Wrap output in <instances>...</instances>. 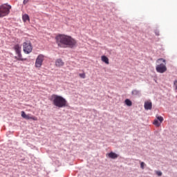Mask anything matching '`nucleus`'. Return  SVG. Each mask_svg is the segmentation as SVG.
Instances as JSON below:
<instances>
[{
	"mask_svg": "<svg viewBox=\"0 0 177 177\" xmlns=\"http://www.w3.org/2000/svg\"><path fill=\"white\" fill-rule=\"evenodd\" d=\"M14 50L15 51L16 55H17V57H15L17 60H20L21 62H24V60H27V59L23 58V56L21 55V47L20 46V45H15L14 46Z\"/></svg>",
	"mask_w": 177,
	"mask_h": 177,
	"instance_id": "5",
	"label": "nucleus"
},
{
	"mask_svg": "<svg viewBox=\"0 0 177 177\" xmlns=\"http://www.w3.org/2000/svg\"><path fill=\"white\" fill-rule=\"evenodd\" d=\"M107 156L109 157V158H111V152L107 154Z\"/></svg>",
	"mask_w": 177,
	"mask_h": 177,
	"instance_id": "22",
	"label": "nucleus"
},
{
	"mask_svg": "<svg viewBox=\"0 0 177 177\" xmlns=\"http://www.w3.org/2000/svg\"><path fill=\"white\" fill-rule=\"evenodd\" d=\"M144 166H145V162H141V163H140V168L142 169H144Z\"/></svg>",
	"mask_w": 177,
	"mask_h": 177,
	"instance_id": "19",
	"label": "nucleus"
},
{
	"mask_svg": "<svg viewBox=\"0 0 177 177\" xmlns=\"http://www.w3.org/2000/svg\"><path fill=\"white\" fill-rule=\"evenodd\" d=\"M175 88L177 90V80H176L174 83Z\"/></svg>",
	"mask_w": 177,
	"mask_h": 177,
	"instance_id": "20",
	"label": "nucleus"
},
{
	"mask_svg": "<svg viewBox=\"0 0 177 177\" xmlns=\"http://www.w3.org/2000/svg\"><path fill=\"white\" fill-rule=\"evenodd\" d=\"M124 104L127 106H132V101H131V100L129 99H126L124 101Z\"/></svg>",
	"mask_w": 177,
	"mask_h": 177,
	"instance_id": "14",
	"label": "nucleus"
},
{
	"mask_svg": "<svg viewBox=\"0 0 177 177\" xmlns=\"http://www.w3.org/2000/svg\"><path fill=\"white\" fill-rule=\"evenodd\" d=\"M23 49L24 53H26V55L31 53V52H32V45H31V41H27L24 42Z\"/></svg>",
	"mask_w": 177,
	"mask_h": 177,
	"instance_id": "6",
	"label": "nucleus"
},
{
	"mask_svg": "<svg viewBox=\"0 0 177 177\" xmlns=\"http://www.w3.org/2000/svg\"><path fill=\"white\" fill-rule=\"evenodd\" d=\"M50 100L53 102V104L56 107H59V109L67 107V100L60 95L53 94L51 95Z\"/></svg>",
	"mask_w": 177,
	"mask_h": 177,
	"instance_id": "2",
	"label": "nucleus"
},
{
	"mask_svg": "<svg viewBox=\"0 0 177 177\" xmlns=\"http://www.w3.org/2000/svg\"><path fill=\"white\" fill-rule=\"evenodd\" d=\"M132 94L134 95H139V91L138 90H133L132 91Z\"/></svg>",
	"mask_w": 177,
	"mask_h": 177,
	"instance_id": "16",
	"label": "nucleus"
},
{
	"mask_svg": "<svg viewBox=\"0 0 177 177\" xmlns=\"http://www.w3.org/2000/svg\"><path fill=\"white\" fill-rule=\"evenodd\" d=\"M79 76L80 77V78L85 79V77H86L85 73H80Z\"/></svg>",
	"mask_w": 177,
	"mask_h": 177,
	"instance_id": "17",
	"label": "nucleus"
},
{
	"mask_svg": "<svg viewBox=\"0 0 177 177\" xmlns=\"http://www.w3.org/2000/svg\"><path fill=\"white\" fill-rule=\"evenodd\" d=\"M101 60L102 62H103L104 63H105V64H109V58H107V57H106L105 55H102L101 57Z\"/></svg>",
	"mask_w": 177,
	"mask_h": 177,
	"instance_id": "13",
	"label": "nucleus"
},
{
	"mask_svg": "<svg viewBox=\"0 0 177 177\" xmlns=\"http://www.w3.org/2000/svg\"><path fill=\"white\" fill-rule=\"evenodd\" d=\"M21 115L22 117V118H24L25 120H32L33 121H38V118L32 115L31 114H26V112H24V111H22L21 112Z\"/></svg>",
	"mask_w": 177,
	"mask_h": 177,
	"instance_id": "8",
	"label": "nucleus"
},
{
	"mask_svg": "<svg viewBox=\"0 0 177 177\" xmlns=\"http://www.w3.org/2000/svg\"><path fill=\"white\" fill-rule=\"evenodd\" d=\"M44 57L45 56H44L42 54L38 55L35 61V67H37V68H40V67L42 66Z\"/></svg>",
	"mask_w": 177,
	"mask_h": 177,
	"instance_id": "7",
	"label": "nucleus"
},
{
	"mask_svg": "<svg viewBox=\"0 0 177 177\" xmlns=\"http://www.w3.org/2000/svg\"><path fill=\"white\" fill-rule=\"evenodd\" d=\"M12 6L8 3L0 6V17H5L10 13Z\"/></svg>",
	"mask_w": 177,
	"mask_h": 177,
	"instance_id": "4",
	"label": "nucleus"
},
{
	"mask_svg": "<svg viewBox=\"0 0 177 177\" xmlns=\"http://www.w3.org/2000/svg\"><path fill=\"white\" fill-rule=\"evenodd\" d=\"M162 173L160 171H156V175L158 176H161Z\"/></svg>",
	"mask_w": 177,
	"mask_h": 177,
	"instance_id": "18",
	"label": "nucleus"
},
{
	"mask_svg": "<svg viewBox=\"0 0 177 177\" xmlns=\"http://www.w3.org/2000/svg\"><path fill=\"white\" fill-rule=\"evenodd\" d=\"M164 119L162 116H158L157 120H155L153 122V124L157 127H159L160 126V124L163 122Z\"/></svg>",
	"mask_w": 177,
	"mask_h": 177,
	"instance_id": "9",
	"label": "nucleus"
},
{
	"mask_svg": "<svg viewBox=\"0 0 177 177\" xmlns=\"http://www.w3.org/2000/svg\"><path fill=\"white\" fill-rule=\"evenodd\" d=\"M156 35L157 36H159V32H156Z\"/></svg>",
	"mask_w": 177,
	"mask_h": 177,
	"instance_id": "23",
	"label": "nucleus"
},
{
	"mask_svg": "<svg viewBox=\"0 0 177 177\" xmlns=\"http://www.w3.org/2000/svg\"><path fill=\"white\" fill-rule=\"evenodd\" d=\"M118 158V154L114 153V152H111V158L112 159H115Z\"/></svg>",
	"mask_w": 177,
	"mask_h": 177,
	"instance_id": "15",
	"label": "nucleus"
},
{
	"mask_svg": "<svg viewBox=\"0 0 177 177\" xmlns=\"http://www.w3.org/2000/svg\"><path fill=\"white\" fill-rule=\"evenodd\" d=\"M157 63L159 64L156 67L157 73L161 74L165 73L167 70L165 59L160 58L157 60Z\"/></svg>",
	"mask_w": 177,
	"mask_h": 177,
	"instance_id": "3",
	"label": "nucleus"
},
{
	"mask_svg": "<svg viewBox=\"0 0 177 177\" xmlns=\"http://www.w3.org/2000/svg\"><path fill=\"white\" fill-rule=\"evenodd\" d=\"M22 20L24 23H26V21H30V17L28 16V15L24 14L22 16Z\"/></svg>",
	"mask_w": 177,
	"mask_h": 177,
	"instance_id": "12",
	"label": "nucleus"
},
{
	"mask_svg": "<svg viewBox=\"0 0 177 177\" xmlns=\"http://www.w3.org/2000/svg\"><path fill=\"white\" fill-rule=\"evenodd\" d=\"M144 108L146 111L151 110L152 103L151 101H146L144 104Z\"/></svg>",
	"mask_w": 177,
	"mask_h": 177,
	"instance_id": "10",
	"label": "nucleus"
},
{
	"mask_svg": "<svg viewBox=\"0 0 177 177\" xmlns=\"http://www.w3.org/2000/svg\"><path fill=\"white\" fill-rule=\"evenodd\" d=\"M55 39L59 48H75L77 46V40L68 35H58Z\"/></svg>",
	"mask_w": 177,
	"mask_h": 177,
	"instance_id": "1",
	"label": "nucleus"
},
{
	"mask_svg": "<svg viewBox=\"0 0 177 177\" xmlns=\"http://www.w3.org/2000/svg\"><path fill=\"white\" fill-rule=\"evenodd\" d=\"M55 66L56 67H62V66H64V62L63 60H62V59H57L55 61Z\"/></svg>",
	"mask_w": 177,
	"mask_h": 177,
	"instance_id": "11",
	"label": "nucleus"
},
{
	"mask_svg": "<svg viewBox=\"0 0 177 177\" xmlns=\"http://www.w3.org/2000/svg\"><path fill=\"white\" fill-rule=\"evenodd\" d=\"M28 1L30 0H24V2H23L24 5H26V3H28Z\"/></svg>",
	"mask_w": 177,
	"mask_h": 177,
	"instance_id": "21",
	"label": "nucleus"
}]
</instances>
